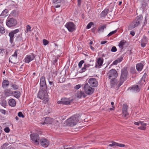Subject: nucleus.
I'll return each instance as SVG.
<instances>
[{"mask_svg": "<svg viewBox=\"0 0 149 149\" xmlns=\"http://www.w3.org/2000/svg\"><path fill=\"white\" fill-rule=\"evenodd\" d=\"M128 74V71L127 68L126 67H124L121 70V76L120 79V81L117 83V86L118 87L120 86L127 79Z\"/></svg>", "mask_w": 149, "mask_h": 149, "instance_id": "1", "label": "nucleus"}, {"mask_svg": "<svg viewBox=\"0 0 149 149\" xmlns=\"http://www.w3.org/2000/svg\"><path fill=\"white\" fill-rule=\"evenodd\" d=\"M79 121L78 117L74 115L67 120V125L69 126L73 127L77 124Z\"/></svg>", "mask_w": 149, "mask_h": 149, "instance_id": "2", "label": "nucleus"}, {"mask_svg": "<svg viewBox=\"0 0 149 149\" xmlns=\"http://www.w3.org/2000/svg\"><path fill=\"white\" fill-rule=\"evenodd\" d=\"M40 90L42 93H47V88L45 81V78L44 77L40 78Z\"/></svg>", "mask_w": 149, "mask_h": 149, "instance_id": "3", "label": "nucleus"}, {"mask_svg": "<svg viewBox=\"0 0 149 149\" xmlns=\"http://www.w3.org/2000/svg\"><path fill=\"white\" fill-rule=\"evenodd\" d=\"M107 75L110 79V82H111L114 81L118 76V73L115 70L111 69Z\"/></svg>", "mask_w": 149, "mask_h": 149, "instance_id": "4", "label": "nucleus"}, {"mask_svg": "<svg viewBox=\"0 0 149 149\" xmlns=\"http://www.w3.org/2000/svg\"><path fill=\"white\" fill-rule=\"evenodd\" d=\"M6 25L9 27L16 26L17 24L16 20L13 18H8L6 21Z\"/></svg>", "mask_w": 149, "mask_h": 149, "instance_id": "5", "label": "nucleus"}, {"mask_svg": "<svg viewBox=\"0 0 149 149\" xmlns=\"http://www.w3.org/2000/svg\"><path fill=\"white\" fill-rule=\"evenodd\" d=\"M73 99L63 97L61 99V100L58 101L57 103L59 104L68 105L70 104L73 102Z\"/></svg>", "mask_w": 149, "mask_h": 149, "instance_id": "6", "label": "nucleus"}, {"mask_svg": "<svg viewBox=\"0 0 149 149\" xmlns=\"http://www.w3.org/2000/svg\"><path fill=\"white\" fill-rule=\"evenodd\" d=\"M20 32V30L19 29H17L14 30L12 31L9 33L8 36L10 37V42L12 44L13 43L14 39V35H17V33Z\"/></svg>", "mask_w": 149, "mask_h": 149, "instance_id": "7", "label": "nucleus"}, {"mask_svg": "<svg viewBox=\"0 0 149 149\" xmlns=\"http://www.w3.org/2000/svg\"><path fill=\"white\" fill-rule=\"evenodd\" d=\"M65 26L70 32H72L75 30V25L72 22H67L65 25Z\"/></svg>", "mask_w": 149, "mask_h": 149, "instance_id": "8", "label": "nucleus"}, {"mask_svg": "<svg viewBox=\"0 0 149 149\" xmlns=\"http://www.w3.org/2000/svg\"><path fill=\"white\" fill-rule=\"evenodd\" d=\"M83 88L85 93H93L95 91V88L90 86L87 83L84 84Z\"/></svg>", "mask_w": 149, "mask_h": 149, "instance_id": "9", "label": "nucleus"}, {"mask_svg": "<svg viewBox=\"0 0 149 149\" xmlns=\"http://www.w3.org/2000/svg\"><path fill=\"white\" fill-rule=\"evenodd\" d=\"M143 19V17L141 15H140L137 17L132 22L134 27L138 26L141 23Z\"/></svg>", "mask_w": 149, "mask_h": 149, "instance_id": "10", "label": "nucleus"}, {"mask_svg": "<svg viewBox=\"0 0 149 149\" xmlns=\"http://www.w3.org/2000/svg\"><path fill=\"white\" fill-rule=\"evenodd\" d=\"M35 57V55L33 54H30L26 56L24 60L26 63H29L33 60Z\"/></svg>", "mask_w": 149, "mask_h": 149, "instance_id": "11", "label": "nucleus"}, {"mask_svg": "<svg viewBox=\"0 0 149 149\" xmlns=\"http://www.w3.org/2000/svg\"><path fill=\"white\" fill-rule=\"evenodd\" d=\"M30 137L31 139L33 142L36 144H39V137L38 135L36 134L33 133L30 135Z\"/></svg>", "mask_w": 149, "mask_h": 149, "instance_id": "12", "label": "nucleus"}, {"mask_svg": "<svg viewBox=\"0 0 149 149\" xmlns=\"http://www.w3.org/2000/svg\"><path fill=\"white\" fill-rule=\"evenodd\" d=\"M48 94H38L37 97L41 100H43V102L46 103L48 101Z\"/></svg>", "mask_w": 149, "mask_h": 149, "instance_id": "13", "label": "nucleus"}, {"mask_svg": "<svg viewBox=\"0 0 149 149\" xmlns=\"http://www.w3.org/2000/svg\"><path fill=\"white\" fill-rule=\"evenodd\" d=\"M88 82L90 85L92 87H96L98 85V82L95 78H90L88 79Z\"/></svg>", "mask_w": 149, "mask_h": 149, "instance_id": "14", "label": "nucleus"}, {"mask_svg": "<svg viewBox=\"0 0 149 149\" xmlns=\"http://www.w3.org/2000/svg\"><path fill=\"white\" fill-rule=\"evenodd\" d=\"M141 85H142V84L141 85L139 81V82L138 85H135L133 86L130 90L132 92H138L139 91L140 89L141 88Z\"/></svg>", "mask_w": 149, "mask_h": 149, "instance_id": "15", "label": "nucleus"}, {"mask_svg": "<svg viewBox=\"0 0 149 149\" xmlns=\"http://www.w3.org/2000/svg\"><path fill=\"white\" fill-rule=\"evenodd\" d=\"M40 142L42 146L45 147L48 146L49 144L48 141L45 139H41L40 140Z\"/></svg>", "mask_w": 149, "mask_h": 149, "instance_id": "16", "label": "nucleus"}, {"mask_svg": "<svg viewBox=\"0 0 149 149\" xmlns=\"http://www.w3.org/2000/svg\"><path fill=\"white\" fill-rule=\"evenodd\" d=\"M111 144H110L109 145V146L110 147H125V145L123 144L119 143H116L115 141H112L111 142Z\"/></svg>", "mask_w": 149, "mask_h": 149, "instance_id": "17", "label": "nucleus"}, {"mask_svg": "<svg viewBox=\"0 0 149 149\" xmlns=\"http://www.w3.org/2000/svg\"><path fill=\"white\" fill-rule=\"evenodd\" d=\"M97 63L96 66L97 67L98 66H101L103 64V59L102 58L100 57L97 59Z\"/></svg>", "mask_w": 149, "mask_h": 149, "instance_id": "18", "label": "nucleus"}, {"mask_svg": "<svg viewBox=\"0 0 149 149\" xmlns=\"http://www.w3.org/2000/svg\"><path fill=\"white\" fill-rule=\"evenodd\" d=\"M9 85V81L8 80H3L2 83V87L3 88H7Z\"/></svg>", "mask_w": 149, "mask_h": 149, "instance_id": "19", "label": "nucleus"}, {"mask_svg": "<svg viewBox=\"0 0 149 149\" xmlns=\"http://www.w3.org/2000/svg\"><path fill=\"white\" fill-rule=\"evenodd\" d=\"M8 104L10 106L14 107L15 106L16 102L15 101L14 99H11L9 100Z\"/></svg>", "mask_w": 149, "mask_h": 149, "instance_id": "20", "label": "nucleus"}, {"mask_svg": "<svg viewBox=\"0 0 149 149\" xmlns=\"http://www.w3.org/2000/svg\"><path fill=\"white\" fill-rule=\"evenodd\" d=\"M143 65L141 63H138L136 65V69L138 71H141L143 69Z\"/></svg>", "mask_w": 149, "mask_h": 149, "instance_id": "21", "label": "nucleus"}, {"mask_svg": "<svg viewBox=\"0 0 149 149\" xmlns=\"http://www.w3.org/2000/svg\"><path fill=\"white\" fill-rule=\"evenodd\" d=\"M19 33L17 36L16 37V41L17 42L22 41H23V39L22 37V33L20 32H19Z\"/></svg>", "mask_w": 149, "mask_h": 149, "instance_id": "22", "label": "nucleus"}, {"mask_svg": "<svg viewBox=\"0 0 149 149\" xmlns=\"http://www.w3.org/2000/svg\"><path fill=\"white\" fill-rule=\"evenodd\" d=\"M109 11V9L107 8L105 9L103 11H102L100 14L101 16L104 17L107 15Z\"/></svg>", "mask_w": 149, "mask_h": 149, "instance_id": "23", "label": "nucleus"}, {"mask_svg": "<svg viewBox=\"0 0 149 149\" xmlns=\"http://www.w3.org/2000/svg\"><path fill=\"white\" fill-rule=\"evenodd\" d=\"M90 65V64H85L84 67L81 70V72H84L86 69H87Z\"/></svg>", "mask_w": 149, "mask_h": 149, "instance_id": "24", "label": "nucleus"}, {"mask_svg": "<svg viewBox=\"0 0 149 149\" xmlns=\"http://www.w3.org/2000/svg\"><path fill=\"white\" fill-rule=\"evenodd\" d=\"M147 76V74H145L141 79L140 80V82L141 83L142 85L144 83L145 81V78H146Z\"/></svg>", "mask_w": 149, "mask_h": 149, "instance_id": "25", "label": "nucleus"}, {"mask_svg": "<svg viewBox=\"0 0 149 149\" xmlns=\"http://www.w3.org/2000/svg\"><path fill=\"white\" fill-rule=\"evenodd\" d=\"M8 12V10L6 9L4 10L2 12L0 16H3L4 17H5Z\"/></svg>", "mask_w": 149, "mask_h": 149, "instance_id": "26", "label": "nucleus"}, {"mask_svg": "<svg viewBox=\"0 0 149 149\" xmlns=\"http://www.w3.org/2000/svg\"><path fill=\"white\" fill-rule=\"evenodd\" d=\"M126 42V41L124 40L120 41L119 44L118 45L119 47L121 49H123V46Z\"/></svg>", "mask_w": 149, "mask_h": 149, "instance_id": "27", "label": "nucleus"}, {"mask_svg": "<svg viewBox=\"0 0 149 149\" xmlns=\"http://www.w3.org/2000/svg\"><path fill=\"white\" fill-rule=\"evenodd\" d=\"M84 84H78L74 86V89L75 90H77L79 89L81 87H84Z\"/></svg>", "mask_w": 149, "mask_h": 149, "instance_id": "28", "label": "nucleus"}, {"mask_svg": "<svg viewBox=\"0 0 149 149\" xmlns=\"http://www.w3.org/2000/svg\"><path fill=\"white\" fill-rule=\"evenodd\" d=\"M106 28V26L105 25H104L99 27L98 28V31L100 32H103L104 29Z\"/></svg>", "mask_w": 149, "mask_h": 149, "instance_id": "29", "label": "nucleus"}, {"mask_svg": "<svg viewBox=\"0 0 149 149\" xmlns=\"http://www.w3.org/2000/svg\"><path fill=\"white\" fill-rule=\"evenodd\" d=\"M128 106L126 104L123 105L122 111H127Z\"/></svg>", "mask_w": 149, "mask_h": 149, "instance_id": "30", "label": "nucleus"}, {"mask_svg": "<svg viewBox=\"0 0 149 149\" xmlns=\"http://www.w3.org/2000/svg\"><path fill=\"white\" fill-rule=\"evenodd\" d=\"M148 42L147 37L145 36H143V37L141 39V42L146 43Z\"/></svg>", "mask_w": 149, "mask_h": 149, "instance_id": "31", "label": "nucleus"}, {"mask_svg": "<svg viewBox=\"0 0 149 149\" xmlns=\"http://www.w3.org/2000/svg\"><path fill=\"white\" fill-rule=\"evenodd\" d=\"M31 27L29 25H28L26 26V30L25 31V32L26 33H28L29 32H31Z\"/></svg>", "mask_w": 149, "mask_h": 149, "instance_id": "32", "label": "nucleus"}, {"mask_svg": "<svg viewBox=\"0 0 149 149\" xmlns=\"http://www.w3.org/2000/svg\"><path fill=\"white\" fill-rule=\"evenodd\" d=\"M7 102L5 100H3L1 101V105L4 107H5L7 105Z\"/></svg>", "mask_w": 149, "mask_h": 149, "instance_id": "33", "label": "nucleus"}, {"mask_svg": "<svg viewBox=\"0 0 149 149\" xmlns=\"http://www.w3.org/2000/svg\"><path fill=\"white\" fill-rule=\"evenodd\" d=\"M11 87L13 88V90H17L18 88V86L15 84H13L11 85Z\"/></svg>", "mask_w": 149, "mask_h": 149, "instance_id": "34", "label": "nucleus"}, {"mask_svg": "<svg viewBox=\"0 0 149 149\" xmlns=\"http://www.w3.org/2000/svg\"><path fill=\"white\" fill-rule=\"evenodd\" d=\"M5 32L4 28L1 26H0V33H3Z\"/></svg>", "mask_w": 149, "mask_h": 149, "instance_id": "35", "label": "nucleus"}, {"mask_svg": "<svg viewBox=\"0 0 149 149\" xmlns=\"http://www.w3.org/2000/svg\"><path fill=\"white\" fill-rule=\"evenodd\" d=\"M117 31V30H116L114 31H113L110 33H109L107 35V36L108 37H109L115 33Z\"/></svg>", "mask_w": 149, "mask_h": 149, "instance_id": "36", "label": "nucleus"}, {"mask_svg": "<svg viewBox=\"0 0 149 149\" xmlns=\"http://www.w3.org/2000/svg\"><path fill=\"white\" fill-rule=\"evenodd\" d=\"M129 115L127 111H123V116L124 117H127Z\"/></svg>", "mask_w": 149, "mask_h": 149, "instance_id": "37", "label": "nucleus"}, {"mask_svg": "<svg viewBox=\"0 0 149 149\" xmlns=\"http://www.w3.org/2000/svg\"><path fill=\"white\" fill-rule=\"evenodd\" d=\"M136 27H134V26L133 24V23H132L131 24H130L129 26L128 27V30H131L132 29H134V28Z\"/></svg>", "mask_w": 149, "mask_h": 149, "instance_id": "38", "label": "nucleus"}, {"mask_svg": "<svg viewBox=\"0 0 149 149\" xmlns=\"http://www.w3.org/2000/svg\"><path fill=\"white\" fill-rule=\"evenodd\" d=\"M11 14L14 16H15L17 15V13L16 10H14L11 12Z\"/></svg>", "mask_w": 149, "mask_h": 149, "instance_id": "39", "label": "nucleus"}, {"mask_svg": "<svg viewBox=\"0 0 149 149\" xmlns=\"http://www.w3.org/2000/svg\"><path fill=\"white\" fill-rule=\"evenodd\" d=\"M93 24V23L92 22H90L86 26V28L87 29H89L92 26Z\"/></svg>", "mask_w": 149, "mask_h": 149, "instance_id": "40", "label": "nucleus"}, {"mask_svg": "<svg viewBox=\"0 0 149 149\" xmlns=\"http://www.w3.org/2000/svg\"><path fill=\"white\" fill-rule=\"evenodd\" d=\"M84 62V60L81 61L78 64V66L79 68H81Z\"/></svg>", "mask_w": 149, "mask_h": 149, "instance_id": "41", "label": "nucleus"}, {"mask_svg": "<svg viewBox=\"0 0 149 149\" xmlns=\"http://www.w3.org/2000/svg\"><path fill=\"white\" fill-rule=\"evenodd\" d=\"M43 42L44 45L46 46L49 43V42L46 40L44 39L43 40Z\"/></svg>", "mask_w": 149, "mask_h": 149, "instance_id": "42", "label": "nucleus"}, {"mask_svg": "<svg viewBox=\"0 0 149 149\" xmlns=\"http://www.w3.org/2000/svg\"><path fill=\"white\" fill-rule=\"evenodd\" d=\"M62 0H53V2L56 4L60 3Z\"/></svg>", "mask_w": 149, "mask_h": 149, "instance_id": "43", "label": "nucleus"}, {"mask_svg": "<svg viewBox=\"0 0 149 149\" xmlns=\"http://www.w3.org/2000/svg\"><path fill=\"white\" fill-rule=\"evenodd\" d=\"M117 49L116 48L115 46L113 47L111 49V51L113 52H115L117 51Z\"/></svg>", "mask_w": 149, "mask_h": 149, "instance_id": "44", "label": "nucleus"}, {"mask_svg": "<svg viewBox=\"0 0 149 149\" xmlns=\"http://www.w3.org/2000/svg\"><path fill=\"white\" fill-rule=\"evenodd\" d=\"M18 115L19 117H22L23 118L24 117V116L23 114L21 112H19L18 113Z\"/></svg>", "mask_w": 149, "mask_h": 149, "instance_id": "45", "label": "nucleus"}, {"mask_svg": "<svg viewBox=\"0 0 149 149\" xmlns=\"http://www.w3.org/2000/svg\"><path fill=\"white\" fill-rule=\"evenodd\" d=\"M4 131L6 133H8L10 131V129L8 127H6L4 128Z\"/></svg>", "mask_w": 149, "mask_h": 149, "instance_id": "46", "label": "nucleus"}, {"mask_svg": "<svg viewBox=\"0 0 149 149\" xmlns=\"http://www.w3.org/2000/svg\"><path fill=\"white\" fill-rule=\"evenodd\" d=\"M17 52L16 50L14 52L13 54L12 55V56H13L15 57V58H16L17 57Z\"/></svg>", "mask_w": 149, "mask_h": 149, "instance_id": "47", "label": "nucleus"}, {"mask_svg": "<svg viewBox=\"0 0 149 149\" xmlns=\"http://www.w3.org/2000/svg\"><path fill=\"white\" fill-rule=\"evenodd\" d=\"M14 96L17 98H19L21 94H14Z\"/></svg>", "mask_w": 149, "mask_h": 149, "instance_id": "48", "label": "nucleus"}, {"mask_svg": "<svg viewBox=\"0 0 149 149\" xmlns=\"http://www.w3.org/2000/svg\"><path fill=\"white\" fill-rule=\"evenodd\" d=\"M76 94L77 95L76 96L77 97V98H80L82 97V94Z\"/></svg>", "mask_w": 149, "mask_h": 149, "instance_id": "49", "label": "nucleus"}, {"mask_svg": "<svg viewBox=\"0 0 149 149\" xmlns=\"http://www.w3.org/2000/svg\"><path fill=\"white\" fill-rule=\"evenodd\" d=\"M138 128L139 129L141 130H145L146 129V127L143 126H140Z\"/></svg>", "mask_w": 149, "mask_h": 149, "instance_id": "50", "label": "nucleus"}, {"mask_svg": "<svg viewBox=\"0 0 149 149\" xmlns=\"http://www.w3.org/2000/svg\"><path fill=\"white\" fill-rule=\"evenodd\" d=\"M49 83L50 85L52 86H54V83L53 81H51L49 80Z\"/></svg>", "mask_w": 149, "mask_h": 149, "instance_id": "51", "label": "nucleus"}, {"mask_svg": "<svg viewBox=\"0 0 149 149\" xmlns=\"http://www.w3.org/2000/svg\"><path fill=\"white\" fill-rule=\"evenodd\" d=\"M146 45V43L143 42H141V46L143 47H145Z\"/></svg>", "mask_w": 149, "mask_h": 149, "instance_id": "52", "label": "nucleus"}, {"mask_svg": "<svg viewBox=\"0 0 149 149\" xmlns=\"http://www.w3.org/2000/svg\"><path fill=\"white\" fill-rule=\"evenodd\" d=\"M0 112L4 114L6 113V111L4 109H0Z\"/></svg>", "mask_w": 149, "mask_h": 149, "instance_id": "53", "label": "nucleus"}, {"mask_svg": "<svg viewBox=\"0 0 149 149\" xmlns=\"http://www.w3.org/2000/svg\"><path fill=\"white\" fill-rule=\"evenodd\" d=\"M139 123L141 125V126H146V124L142 122H139Z\"/></svg>", "mask_w": 149, "mask_h": 149, "instance_id": "54", "label": "nucleus"}, {"mask_svg": "<svg viewBox=\"0 0 149 149\" xmlns=\"http://www.w3.org/2000/svg\"><path fill=\"white\" fill-rule=\"evenodd\" d=\"M119 63L118 62V60H116L115 61L113 62V64L114 65H116L118 63Z\"/></svg>", "mask_w": 149, "mask_h": 149, "instance_id": "55", "label": "nucleus"}, {"mask_svg": "<svg viewBox=\"0 0 149 149\" xmlns=\"http://www.w3.org/2000/svg\"><path fill=\"white\" fill-rule=\"evenodd\" d=\"M130 34L132 36H134L135 35V32L133 31H131L130 32Z\"/></svg>", "mask_w": 149, "mask_h": 149, "instance_id": "56", "label": "nucleus"}, {"mask_svg": "<svg viewBox=\"0 0 149 149\" xmlns=\"http://www.w3.org/2000/svg\"><path fill=\"white\" fill-rule=\"evenodd\" d=\"M107 42V41L105 40V41H102L101 42V44L102 45H104V44L106 43Z\"/></svg>", "mask_w": 149, "mask_h": 149, "instance_id": "57", "label": "nucleus"}, {"mask_svg": "<svg viewBox=\"0 0 149 149\" xmlns=\"http://www.w3.org/2000/svg\"><path fill=\"white\" fill-rule=\"evenodd\" d=\"M117 60H118V62L119 63H120L122 61L123 58H118V59H117Z\"/></svg>", "mask_w": 149, "mask_h": 149, "instance_id": "58", "label": "nucleus"}, {"mask_svg": "<svg viewBox=\"0 0 149 149\" xmlns=\"http://www.w3.org/2000/svg\"><path fill=\"white\" fill-rule=\"evenodd\" d=\"M78 2V5L79 6H80L81 3V0H77Z\"/></svg>", "mask_w": 149, "mask_h": 149, "instance_id": "59", "label": "nucleus"}, {"mask_svg": "<svg viewBox=\"0 0 149 149\" xmlns=\"http://www.w3.org/2000/svg\"><path fill=\"white\" fill-rule=\"evenodd\" d=\"M57 59L56 58H55L54 60L53 61V64L55 65V63L57 62Z\"/></svg>", "mask_w": 149, "mask_h": 149, "instance_id": "60", "label": "nucleus"}, {"mask_svg": "<svg viewBox=\"0 0 149 149\" xmlns=\"http://www.w3.org/2000/svg\"><path fill=\"white\" fill-rule=\"evenodd\" d=\"M49 119H50V118H48H48H45V122H46V123H48V122H47V120H49Z\"/></svg>", "mask_w": 149, "mask_h": 149, "instance_id": "61", "label": "nucleus"}, {"mask_svg": "<svg viewBox=\"0 0 149 149\" xmlns=\"http://www.w3.org/2000/svg\"><path fill=\"white\" fill-rule=\"evenodd\" d=\"M91 94H82V97L84 98L86 96V94L90 95Z\"/></svg>", "mask_w": 149, "mask_h": 149, "instance_id": "62", "label": "nucleus"}, {"mask_svg": "<svg viewBox=\"0 0 149 149\" xmlns=\"http://www.w3.org/2000/svg\"><path fill=\"white\" fill-rule=\"evenodd\" d=\"M6 146V145L5 144H4L3 146H1V148L2 149H7V148H4V147H5Z\"/></svg>", "mask_w": 149, "mask_h": 149, "instance_id": "63", "label": "nucleus"}, {"mask_svg": "<svg viewBox=\"0 0 149 149\" xmlns=\"http://www.w3.org/2000/svg\"><path fill=\"white\" fill-rule=\"evenodd\" d=\"M10 89H7L6 91V92L5 93H10Z\"/></svg>", "mask_w": 149, "mask_h": 149, "instance_id": "64", "label": "nucleus"}]
</instances>
